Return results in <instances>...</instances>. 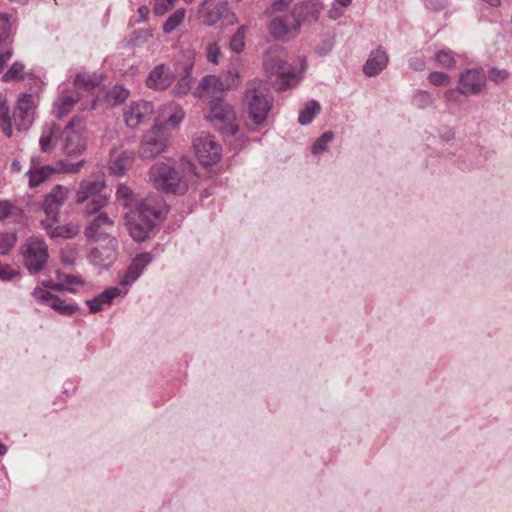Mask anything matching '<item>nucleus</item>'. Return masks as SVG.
Segmentation results:
<instances>
[{
  "mask_svg": "<svg viewBox=\"0 0 512 512\" xmlns=\"http://www.w3.org/2000/svg\"><path fill=\"white\" fill-rule=\"evenodd\" d=\"M206 56L208 62L218 64L221 57V50L217 42H210L206 46Z\"/></svg>",
  "mask_w": 512,
  "mask_h": 512,
  "instance_id": "obj_49",
  "label": "nucleus"
},
{
  "mask_svg": "<svg viewBox=\"0 0 512 512\" xmlns=\"http://www.w3.org/2000/svg\"><path fill=\"white\" fill-rule=\"evenodd\" d=\"M457 84L464 96H476L485 90L487 75L481 68L466 69L459 74Z\"/></svg>",
  "mask_w": 512,
  "mask_h": 512,
  "instance_id": "obj_10",
  "label": "nucleus"
},
{
  "mask_svg": "<svg viewBox=\"0 0 512 512\" xmlns=\"http://www.w3.org/2000/svg\"><path fill=\"white\" fill-rule=\"evenodd\" d=\"M8 448L5 444L0 443V456H3L7 453Z\"/></svg>",
  "mask_w": 512,
  "mask_h": 512,
  "instance_id": "obj_64",
  "label": "nucleus"
},
{
  "mask_svg": "<svg viewBox=\"0 0 512 512\" xmlns=\"http://www.w3.org/2000/svg\"><path fill=\"white\" fill-rule=\"evenodd\" d=\"M126 225L130 236L136 242L144 241L148 237L151 229L155 226L154 224L147 221H141L139 218L136 220L127 221Z\"/></svg>",
  "mask_w": 512,
  "mask_h": 512,
  "instance_id": "obj_30",
  "label": "nucleus"
},
{
  "mask_svg": "<svg viewBox=\"0 0 512 512\" xmlns=\"http://www.w3.org/2000/svg\"><path fill=\"white\" fill-rule=\"evenodd\" d=\"M192 85V78L189 75H185L178 80L173 91L178 96L185 95L191 90Z\"/></svg>",
  "mask_w": 512,
  "mask_h": 512,
  "instance_id": "obj_47",
  "label": "nucleus"
},
{
  "mask_svg": "<svg viewBox=\"0 0 512 512\" xmlns=\"http://www.w3.org/2000/svg\"><path fill=\"white\" fill-rule=\"evenodd\" d=\"M228 12L227 0H202L199 15L206 26H214Z\"/></svg>",
  "mask_w": 512,
  "mask_h": 512,
  "instance_id": "obj_18",
  "label": "nucleus"
},
{
  "mask_svg": "<svg viewBox=\"0 0 512 512\" xmlns=\"http://www.w3.org/2000/svg\"><path fill=\"white\" fill-rule=\"evenodd\" d=\"M197 177L194 163L188 158H181L177 165L156 162L149 171V181L158 190L173 195L187 192L193 178Z\"/></svg>",
  "mask_w": 512,
  "mask_h": 512,
  "instance_id": "obj_1",
  "label": "nucleus"
},
{
  "mask_svg": "<svg viewBox=\"0 0 512 512\" xmlns=\"http://www.w3.org/2000/svg\"><path fill=\"white\" fill-rule=\"evenodd\" d=\"M55 284L56 283H54L53 281H50V280L42 282L43 287L50 288L52 290H53V286H55Z\"/></svg>",
  "mask_w": 512,
  "mask_h": 512,
  "instance_id": "obj_63",
  "label": "nucleus"
},
{
  "mask_svg": "<svg viewBox=\"0 0 512 512\" xmlns=\"http://www.w3.org/2000/svg\"><path fill=\"white\" fill-rule=\"evenodd\" d=\"M25 66L23 63L16 61L14 62L8 71L3 75L2 80L5 82L13 80H21L24 76Z\"/></svg>",
  "mask_w": 512,
  "mask_h": 512,
  "instance_id": "obj_42",
  "label": "nucleus"
},
{
  "mask_svg": "<svg viewBox=\"0 0 512 512\" xmlns=\"http://www.w3.org/2000/svg\"><path fill=\"white\" fill-rule=\"evenodd\" d=\"M62 150L67 156H76L86 148L85 125L80 118H73L61 131Z\"/></svg>",
  "mask_w": 512,
  "mask_h": 512,
  "instance_id": "obj_5",
  "label": "nucleus"
},
{
  "mask_svg": "<svg viewBox=\"0 0 512 512\" xmlns=\"http://www.w3.org/2000/svg\"><path fill=\"white\" fill-rule=\"evenodd\" d=\"M17 234L0 231V255H6L16 244Z\"/></svg>",
  "mask_w": 512,
  "mask_h": 512,
  "instance_id": "obj_40",
  "label": "nucleus"
},
{
  "mask_svg": "<svg viewBox=\"0 0 512 512\" xmlns=\"http://www.w3.org/2000/svg\"><path fill=\"white\" fill-rule=\"evenodd\" d=\"M247 26H240L230 40V49L235 53H240L245 47V37Z\"/></svg>",
  "mask_w": 512,
  "mask_h": 512,
  "instance_id": "obj_39",
  "label": "nucleus"
},
{
  "mask_svg": "<svg viewBox=\"0 0 512 512\" xmlns=\"http://www.w3.org/2000/svg\"><path fill=\"white\" fill-rule=\"evenodd\" d=\"M463 93L460 91V87L457 84L455 88H449L443 93V100L447 106L449 105H460L463 102Z\"/></svg>",
  "mask_w": 512,
  "mask_h": 512,
  "instance_id": "obj_44",
  "label": "nucleus"
},
{
  "mask_svg": "<svg viewBox=\"0 0 512 512\" xmlns=\"http://www.w3.org/2000/svg\"><path fill=\"white\" fill-rule=\"evenodd\" d=\"M185 13V9L180 8L171 14L164 22L163 32L166 34L173 32L183 22Z\"/></svg>",
  "mask_w": 512,
  "mask_h": 512,
  "instance_id": "obj_37",
  "label": "nucleus"
},
{
  "mask_svg": "<svg viewBox=\"0 0 512 512\" xmlns=\"http://www.w3.org/2000/svg\"><path fill=\"white\" fill-rule=\"evenodd\" d=\"M338 4L334 3L332 4V7L329 10V17L331 19H339L343 15V10L337 7Z\"/></svg>",
  "mask_w": 512,
  "mask_h": 512,
  "instance_id": "obj_58",
  "label": "nucleus"
},
{
  "mask_svg": "<svg viewBox=\"0 0 512 512\" xmlns=\"http://www.w3.org/2000/svg\"><path fill=\"white\" fill-rule=\"evenodd\" d=\"M389 57L386 50L379 46L372 50L366 63L363 66V72L368 77L380 74L388 65Z\"/></svg>",
  "mask_w": 512,
  "mask_h": 512,
  "instance_id": "obj_23",
  "label": "nucleus"
},
{
  "mask_svg": "<svg viewBox=\"0 0 512 512\" xmlns=\"http://www.w3.org/2000/svg\"><path fill=\"white\" fill-rule=\"evenodd\" d=\"M508 75V72L504 69L492 68L489 70L490 80L497 84L504 82Z\"/></svg>",
  "mask_w": 512,
  "mask_h": 512,
  "instance_id": "obj_53",
  "label": "nucleus"
},
{
  "mask_svg": "<svg viewBox=\"0 0 512 512\" xmlns=\"http://www.w3.org/2000/svg\"><path fill=\"white\" fill-rule=\"evenodd\" d=\"M292 0H273L271 7L266 10V15L273 16L274 13L286 12Z\"/></svg>",
  "mask_w": 512,
  "mask_h": 512,
  "instance_id": "obj_50",
  "label": "nucleus"
},
{
  "mask_svg": "<svg viewBox=\"0 0 512 512\" xmlns=\"http://www.w3.org/2000/svg\"><path fill=\"white\" fill-rule=\"evenodd\" d=\"M171 7L167 5V3L164 0H156L155 4L153 6V12L157 16L163 15L165 12L170 10Z\"/></svg>",
  "mask_w": 512,
  "mask_h": 512,
  "instance_id": "obj_56",
  "label": "nucleus"
},
{
  "mask_svg": "<svg viewBox=\"0 0 512 512\" xmlns=\"http://www.w3.org/2000/svg\"><path fill=\"white\" fill-rule=\"evenodd\" d=\"M152 259L153 257L149 252H142L138 254L120 278V284L122 286H129L134 283L142 275L145 268L151 263Z\"/></svg>",
  "mask_w": 512,
  "mask_h": 512,
  "instance_id": "obj_20",
  "label": "nucleus"
},
{
  "mask_svg": "<svg viewBox=\"0 0 512 512\" xmlns=\"http://www.w3.org/2000/svg\"><path fill=\"white\" fill-rule=\"evenodd\" d=\"M19 213V208L10 200L0 199V222Z\"/></svg>",
  "mask_w": 512,
  "mask_h": 512,
  "instance_id": "obj_45",
  "label": "nucleus"
},
{
  "mask_svg": "<svg viewBox=\"0 0 512 512\" xmlns=\"http://www.w3.org/2000/svg\"><path fill=\"white\" fill-rule=\"evenodd\" d=\"M83 283H84V281L79 276L64 275L62 282L55 284V286H53V290H56V291L67 290L71 293H76L77 292L76 286H81V285H83Z\"/></svg>",
  "mask_w": 512,
  "mask_h": 512,
  "instance_id": "obj_36",
  "label": "nucleus"
},
{
  "mask_svg": "<svg viewBox=\"0 0 512 512\" xmlns=\"http://www.w3.org/2000/svg\"><path fill=\"white\" fill-rule=\"evenodd\" d=\"M26 174L29 177L28 185L33 188L39 186L50 178V176L54 174V170L53 166H37L33 161Z\"/></svg>",
  "mask_w": 512,
  "mask_h": 512,
  "instance_id": "obj_29",
  "label": "nucleus"
},
{
  "mask_svg": "<svg viewBox=\"0 0 512 512\" xmlns=\"http://www.w3.org/2000/svg\"><path fill=\"white\" fill-rule=\"evenodd\" d=\"M264 69L270 77L277 76L280 78L281 81L278 89L284 91L296 86L300 82L302 74L306 69V62L301 60L300 70L296 71L291 64L283 59L277 56H268L264 60Z\"/></svg>",
  "mask_w": 512,
  "mask_h": 512,
  "instance_id": "obj_3",
  "label": "nucleus"
},
{
  "mask_svg": "<svg viewBox=\"0 0 512 512\" xmlns=\"http://www.w3.org/2000/svg\"><path fill=\"white\" fill-rule=\"evenodd\" d=\"M268 30L274 39L287 41L298 34L299 22L293 13H284L272 18Z\"/></svg>",
  "mask_w": 512,
  "mask_h": 512,
  "instance_id": "obj_11",
  "label": "nucleus"
},
{
  "mask_svg": "<svg viewBox=\"0 0 512 512\" xmlns=\"http://www.w3.org/2000/svg\"><path fill=\"white\" fill-rule=\"evenodd\" d=\"M168 145V133L164 127L154 125L144 134L140 143L139 154L143 159H152L161 154Z\"/></svg>",
  "mask_w": 512,
  "mask_h": 512,
  "instance_id": "obj_7",
  "label": "nucleus"
},
{
  "mask_svg": "<svg viewBox=\"0 0 512 512\" xmlns=\"http://www.w3.org/2000/svg\"><path fill=\"white\" fill-rule=\"evenodd\" d=\"M228 90V86L215 75L204 76L194 90V96L203 99L214 93Z\"/></svg>",
  "mask_w": 512,
  "mask_h": 512,
  "instance_id": "obj_26",
  "label": "nucleus"
},
{
  "mask_svg": "<svg viewBox=\"0 0 512 512\" xmlns=\"http://www.w3.org/2000/svg\"><path fill=\"white\" fill-rule=\"evenodd\" d=\"M86 205L82 210V214L85 217L92 216L94 214L102 213L101 209L104 208L108 203V198L106 196L94 197L86 201Z\"/></svg>",
  "mask_w": 512,
  "mask_h": 512,
  "instance_id": "obj_34",
  "label": "nucleus"
},
{
  "mask_svg": "<svg viewBox=\"0 0 512 512\" xmlns=\"http://www.w3.org/2000/svg\"><path fill=\"white\" fill-rule=\"evenodd\" d=\"M12 119L9 113V107L5 100L0 98V122Z\"/></svg>",
  "mask_w": 512,
  "mask_h": 512,
  "instance_id": "obj_57",
  "label": "nucleus"
},
{
  "mask_svg": "<svg viewBox=\"0 0 512 512\" xmlns=\"http://www.w3.org/2000/svg\"><path fill=\"white\" fill-rule=\"evenodd\" d=\"M134 160V153L129 150L110 151L109 169L115 175H123L129 169Z\"/></svg>",
  "mask_w": 512,
  "mask_h": 512,
  "instance_id": "obj_25",
  "label": "nucleus"
},
{
  "mask_svg": "<svg viewBox=\"0 0 512 512\" xmlns=\"http://www.w3.org/2000/svg\"><path fill=\"white\" fill-rule=\"evenodd\" d=\"M175 76L164 64H159L149 73L146 83L153 90H165L174 81Z\"/></svg>",
  "mask_w": 512,
  "mask_h": 512,
  "instance_id": "obj_22",
  "label": "nucleus"
},
{
  "mask_svg": "<svg viewBox=\"0 0 512 512\" xmlns=\"http://www.w3.org/2000/svg\"><path fill=\"white\" fill-rule=\"evenodd\" d=\"M113 230L114 220L107 213H99L87 223L84 235L88 241L99 243L114 238Z\"/></svg>",
  "mask_w": 512,
  "mask_h": 512,
  "instance_id": "obj_12",
  "label": "nucleus"
},
{
  "mask_svg": "<svg viewBox=\"0 0 512 512\" xmlns=\"http://www.w3.org/2000/svg\"><path fill=\"white\" fill-rule=\"evenodd\" d=\"M320 109V104L317 101H309L308 103H306L305 107L300 111L298 116V122L301 125L310 124L314 117L320 112Z\"/></svg>",
  "mask_w": 512,
  "mask_h": 512,
  "instance_id": "obj_33",
  "label": "nucleus"
},
{
  "mask_svg": "<svg viewBox=\"0 0 512 512\" xmlns=\"http://www.w3.org/2000/svg\"><path fill=\"white\" fill-rule=\"evenodd\" d=\"M79 99L80 94L76 90L61 91L54 102L53 114L57 118H63L72 111Z\"/></svg>",
  "mask_w": 512,
  "mask_h": 512,
  "instance_id": "obj_24",
  "label": "nucleus"
},
{
  "mask_svg": "<svg viewBox=\"0 0 512 512\" xmlns=\"http://www.w3.org/2000/svg\"><path fill=\"white\" fill-rule=\"evenodd\" d=\"M59 221L60 220L45 218L41 220L40 224L43 230H45L51 238L70 239L74 238L79 233V224L70 222L60 225Z\"/></svg>",
  "mask_w": 512,
  "mask_h": 512,
  "instance_id": "obj_19",
  "label": "nucleus"
},
{
  "mask_svg": "<svg viewBox=\"0 0 512 512\" xmlns=\"http://www.w3.org/2000/svg\"><path fill=\"white\" fill-rule=\"evenodd\" d=\"M0 21H1L4 25H7V24H8V21H9V16H8V14H6V13H0Z\"/></svg>",
  "mask_w": 512,
  "mask_h": 512,
  "instance_id": "obj_62",
  "label": "nucleus"
},
{
  "mask_svg": "<svg viewBox=\"0 0 512 512\" xmlns=\"http://www.w3.org/2000/svg\"><path fill=\"white\" fill-rule=\"evenodd\" d=\"M239 78L240 75L238 70L234 67H231L227 70L226 80L224 83L228 86V89H230L231 87H236L239 85Z\"/></svg>",
  "mask_w": 512,
  "mask_h": 512,
  "instance_id": "obj_51",
  "label": "nucleus"
},
{
  "mask_svg": "<svg viewBox=\"0 0 512 512\" xmlns=\"http://www.w3.org/2000/svg\"><path fill=\"white\" fill-rule=\"evenodd\" d=\"M0 126L2 127V131H3V133H4L7 137H11V136H12V134H13V130H12V119L7 120V121H2V122H0Z\"/></svg>",
  "mask_w": 512,
  "mask_h": 512,
  "instance_id": "obj_59",
  "label": "nucleus"
},
{
  "mask_svg": "<svg viewBox=\"0 0 512 512\" xmlns=\"http://www.w3.org/2000/svg\"><path fill=\"white\" fill-rule=\"evenodd\" d=\"M129 90L122 87V86H114L109 92H108V101L113 104H120L124 102L129 97Z\"/></svg>",
  "mask_w": 512,
  "mask_h": 512,
  "instance_id": "obj_43",
  "label": "nucleus"
},
{
  "mask_svg": "<svg viewBox=\"0 0 512 512\" xmlns=\"http://www.w3.org/2000/svg\"><path fill=\"white\" fill-rule=\"evenodd\" d=\"M20 254L24 267L31 275H36L45 268L48 262V245L42 238L30 236L22 244Z\"/></svg>",
  "mask_w": 512,
  "mask_h": 512,
  "instance_id": "obj_4",
  "label": "nucleus"
},
{
  "mask_svg": "<svg viewBox=\"0 0 512 512\" xmlns=\"http://www.w3.org/2000/svg\"><path fill=\"white\" fill-rule=\"evenodd\" d=\"M408 65L414 71H423L426 67L424 60L420 57H411Z\"/></svg>",
  "mask_w": 512,
  "mask_h": 512,
  "instance_id": "obj_55",
  "label": "nucleus"
},
{
  "mask_svg": "<svg viewBox=\"0 0 512 512\" xmlns=\"http://www.w3.org/2000/svg\"><path fill=\"white\" fill-rule=\"evenodd\" d=\"M483 1L488 3L492 7H498L501 4V0H483Z\"/></svg>",
  "mask_w": 512,
  "mask_h": 512,
  "instance_id": "obj_61",
  "label": "nucleus"
},
{
  "mask_svg": "<svg viewBox=\"0 0 512 512\" xmlns=\"http://www.w3.org/2000/svg\"><path fill=\"white\" fill-rule=\"evenodd\" d=\"M121 294V290L117 287H112L104 290L97 297L86 300L90 313H97L102 310L104 304H110L112 300Z\"/></svg>",
  "mask_w": 512,
  "mask_h": 512,
  "instance_id": "obj_28",
  "label": "nucleus"
},
{
  "mask_svg": "<svg viewBox=\"0 0 512 512\" xmlns=\"http://www.w3.org/2000/svg\"><path fill=\"white\" fill-rule=\"evenodd\" d=\"M154 118V106L149 101H136L124 111V120L131 129L147 124Z\"/></svg>",
  "mask_w": 512,
  "mask_h": 512,
  "instance_id": "obj_13",
  "label": "nucleus"
},
{
  "mask_svg": "<svg viewBox=\"0 0 512 512\" xmlns=\"http://www.w3.org/2000/svg\"><path fill=\"white\" fill-rule=\"evenodd\" d=\"M36 104L31 94L24 93L19 96L13 113V121L19 131H26L34 121Z\"/></svg>",
  "mask_w": 512,
  "mask_h": 512,
  "instance_id": "obj_16",
  "label": "nucleus"
},
{
  "mask_svg": "<svg viewBox=\"0 0 512 512\" xmlns=\"http://www.w3.org/2000/svg\"><path fill=\"white\" fill-rule=\"evenodd\" d=\"M334 134L331 131L323 133L313 144L312 153L314 155L320 154L326 150L327 145L333 140Z\"/></svg>",
  "mask_w": 512,
  "mask_h": 512,
  "instance_id": "obj_46",
  "label": "nucleus"
},
{
  "mask_svg": "<svg viewBox=\"0 0 512 512\" xmlns=\"http://www.w3.org/2000/svg\"><path fill=\"white\" fill-rule=\"evenodd\" d=\"M183 118H184V111L182 108L177 106L174 108L173 113L168 116L167 123L171 124L173 126H177L181 123Z\"/></svg>",
  "mask_w": 512,
  "mask_h": 512,
  "instance_id": "obj_54",
  "label": "nucleus"
},
{
  "mask_svg": "<svg viewBox=\"0 0 512 512\" xmlns=\"http://www.w3.org/2000/svg\"><path fill=\"white\" fill-rule=\"evenodd\" d=\"M85 164V160H79L77 162H70L69 160L62 159L59 160L55 166H53L54 173H67V174H77L80 172L82 167Z\"/></svg>",
  "mask_w": 512,
  "mask_h": 512,
  "instance_id": "obj_35",
  "label": "nucleus"
},
{
  "mask_svg": "<svg viewBox=\"0 0 512 512\" xmlns=\"http://www.w3.org/2000/svg\"><path fill=\"white\" fill-rule=\"evenodd\" d=\"M105 181L101 179H83L75 193V203L83 204L91 198L103 196Z\"/></svg>",
  "mask_w": 512,
  "mask_h": 512,
  "instance_id": "obj_21",
  "label": "nucleus"
},
{
  "mask_svg": "<svg viewBox=\"0 0 512 512\" xmlns=\"http://www.w3.org/2000/svg\"><path fill=\"white\" fill-rule=\"evenodd\" d=\"M435 102V97L427 90L416 89L412 94V104L419 109L433 107Z\"/></svg>",
  "mask_w": 512,
  "mask_h": 512,
  "instance_id": "obj_32",
  "label": "nucleus"
},
{
  "mask_svg": "<svg viewBox=\"0 0 512 512\" xmlns=\"http://www.w3.org/2000/svg\"><path fill=\"white\" fill-rule=\"evenodd\" d=\"M118 202L126 208L134 209L138 201L132 189L126 184H119L116 191Z\"/></svg>",
  "mask_w": 512,
  "mask_h": 512,
  "instance_id": "obj_31",
  "label": "nucleus"
},
{
  "mask_svg": "<svg viewBox=\"0 0 512 512\" xmlns=\"http://www.w3.org/2000/svg\"><path fill=\"white\" fill-rule=\"evenodd\" d=\"M70 190L63 185L54 186L51 191L46 194L41 203V209L45 214V218L52 220H60V209L68 199Z\"/></svg>",
  "mask_w": 512,
  "mask_h": 512,
  "instance_id": "obj_14",
  "label": "nucleus"
},
{
  "mask_svg": "<svg viewBox=\"0 0 512 512\" xmlns=\"http://www.w3.org/2000/svg\"><path fill=\"white\" fill-rule=\"evenodd\" d=\"M427 79L432 85L437 87L448 85L451 81V77L447 73L439 71L431 72Z\"/></svg>",
  "mask_w": 512,
  "mask_h": 512,
  "instance_id": "obj_48",
  "label": "nucleus"
},
{
  "mask_svg": "<svg viewBox=\"0 0 512 512\" xmlns=\"http://www.w3.org/2000/svg\"><path fill=\"white\" fill-rule=\"evenodd\" d=\"M19 274L18 270L14 269L10 265H3L0 262V279L4 281H9L16 277Z\"/></svg>",
  "mask_w": 512,
  "mask_h": 512,
  "instance_id": "obj_52",
  "label": "nucleus"
},
{
  "mask_svg": "<svg viewBox=\"0 0 512 512\" xmlns=\"http://www.w3.org/2000/svg\"><path fill=\"white\" fill-rule=\"evenodd\" d=\"M98 79L94 75H90L87 73H80L75 78V86L78 88H84L87 90H92L98 85Z\"/></svg>",
  "mask_w": 512,
  "mask_h": 512,
  "instance_id": "obj_41",
  "label": "nucleus"
},
{
  "mask_svg": "<svg viewBox=\"0 0 512 512\" xmlns=\"http://www.w3.org/2000/svg\"><path fill=\"white\" fill-rule=\"evenodd\" d=\"M131 212L137 215L141 221L156 224L168 212V206L160 196H150L142 199Z\"/></svg>",
  "mask_w": 512,
  "mask_h": 512,
  "instance_id": "obj_9",
  "label": "nucleus"
},
{
  "mask_svg": "<svg viewBox=\"0 0 512 512\" xmlns=\"http://www.w3.org/2000/svg\"><path fill=\"white\" fill-rule=\"evenodd\" d=\"M434 59L436 64L442 68L451 69L456 65L454 53L448 49L436 52Z\"/></svg>",
  "mask_w": 512,
  "mask_h": 512,
  "instance_id": "obj_38",
  "label": "nucleus"
},
{
  "mask_svg": "<svg viewBox=\"0 0 512 512\" xmlns=\"http://www.w3.org/2000/svg\"><path fill=\"white\" fill-rule=\"evenodd\" d=\"M32 296L38 303L52 308L54 311L63 316H71L79 310V307L76 303H67L59 296L52 294L42 287H36L32 292Z\"/></svg>",
  "mask_w": 512,
  "mask_h": 512,
  "instance_id": "obj_15",
  "label": "nucleus"
},
{
  "mask_svg": "<svg viewBox=\"0 0 512 512\" xmlns=\"http://www.w3.org/2000/svg\"><path fill=\"white\" fill-rule=\"evenodd\" d=\"M59 136L61 137V129L59 125L52 123L45 126L39 140L41 151L44 153L52 151Z\"/></svg>",
  "mask_w": 512,
  "mask_h": 512,
  "instance_id": "obj_27",
  "label": "nucleus"
},
{
  "mask_svg": "<svg viewBox=\"0 0 512 512\" xmlns=\"http://www.w3.org/2000/svg\"><path fill=\"white\" fill-rule=\"evenodd\" d=\"M193 146L199 162L204 166L214 164L221 158L220 144L207 132L198 133L194 137Z\"/></svg>",
  "mask_w": 512,
  "mask_h": 512,
  "instance_id": "obj_8",
  "label": "nucleus"
},
{
  "mask_svg": "<svg viewBox=\"0 0 512 512\" xmlns=\"http://www.w3.org/2000/svg\"><path fill=\"white\" fill-rule=\"evenodd\" d=\"M352 0H335L334 3L340 5L342 8L348 7Z\"/></svg>",
  "mask_w": 512,
  "mask_h": 512,
  "instance_id": "obj_60",
  "label": "nucleus"
},
{
  "mask_svg": "<svg viewBox=\"0 0 512 512\" xmlns=\"http://www.w3.org/2000/svg\"><path fill=\"white\" fill-rule=\"evenodd\" d=\"M118 242L116 238L101 241L88 253V261L93 265L109 266L117 259Z\"/></svg>",
  "mask_w": 512,
  "mask_h": 512,
  "instance_id": "obj_17",
  "label": "nucleus"
},
{
  "mask_svg": "<svg viewBox=\"0 0 512 512\" xmlns=\"http://www.w3.org/2000/svg\"><path fill=\"white\" fill-rule=\"evenodd\" d=\"M243 107L248 119L260 126L267 119L272 100L260 83H251L245 92Z\"/></svg>",
  "mask_w": 512,
  "mask_h": 512,
  "instance_id": "obj_2",
  "label": "nucleus"
},
{
  "mask_svg": "<svg viewBox=\"0 0 512 512\" xmlns=\"http://www.w3.org/2000/svg\"><path fill=\"white\" fill-rule=\"evenodd\" d=\"M207 118L226 135H234L238 131L232 107L222 100H217L212 104Z\"/></svg>",
  "mask_w": 512,
  "mask_h": 512,
  "instance_id": "obj_6",
  "label": "nucleus"
}]
</instances>
